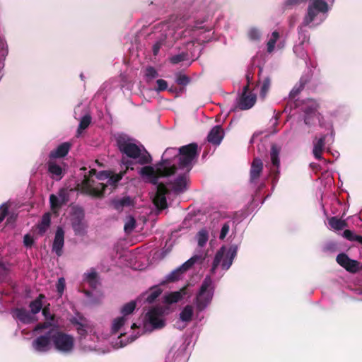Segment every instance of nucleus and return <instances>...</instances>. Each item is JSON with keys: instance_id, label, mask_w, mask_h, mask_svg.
Returning a JSON list of instances; mask_svg holds the SVG:
<instances>
[{"instance_id": "f257e3e1", "label": "nucleus", "mask_w": 362, "mask_h": 362, "mask_svg": "<svg viewBox=\"0 0 362 362\" xmlns=\"http://www.w3.org/2000/svg\"><path fill=\"white\" fill-rule=\"evenodd\" d=\"M171 155L177 157L178 150L175 148H168L163 153L161 160L156 165V169L151 165L144 166L139 171L140 175L148 179L153 185H157L160 177L174 175L177 171V166L171 165L172 159L168 157Z\"/></svg>"}, {"instance_id": "f03ea898", "label": "nucleus", "mask_w": 362, "mask_h": 362, "mask_svg": "<svg viewBox=\"0 0 362 362\" xmlns=\"http://www.w3.org/2000/svg\"><path fill=\"white\" fill-rule=\"evenodd\" d=\"M117 147L121 153L127 157L138 159L140 165H147L152 162L150 153L144 148L141 149L136 144L131 142L130 139L125 135H119L116 139Z\"/></svg>"}, {"instance_id": "7ed1b4c3", "label": "nucleus", "mask_w": 362, "mask_h": 362, "mask_svg": "<svg viewBox=\"0 0 362 362\" xmlns=\"http://www.w3.org/2000/svg\"><path fill=\"white\" fill-rule=\"evenodd\" d=\"M214 290L215 287L211 277L206 276L203 280L194 299L197 312L203 311L211 303Z\"/></svg>"}, {"instance_id": "20e7f679", "label": "nucleus", "mask_w": 362, "mask_h": 362, "mask_svg": "<svg viewBox=\"0 0 362 362\" xmlns=\"http://www.w3.org/2000/svg\"><path fill=\"white\" fill-rule=\"evenodd\" d=\"M52 344L56 351L69 354L74 349V337L56 327H52Z\"/></svg>"}, {"instance_id": "39448f33", "label": "nucleus", "mask_w": 362, "mask_h": 362, "mask_svg": "<svg viewBox=\"0 0 362 362\" xmlns=\"http://www.w3.org/2000/svg\"><path fill=\"white\" fill-rule=\"evenodd\" d=\"M199 156L198 145L197 143H191L178 148L179 166L181 168H187L189 172L193 165V160Z\"/></svg>"}, {"instance_id": "423d86ee", "label": "nucleus", "mask_w": 362, "mask_h": 362, "mask_svg": "<svg viewBox=\"0 0 362 362\" xmlns=\"http://www.w3.org/2000/svg\"><path fill=\"white\" fill-rule=\"evenodd\" d=\"M96 173L95 169H91L89 171V175L84 176V179L81 183V191L86 194L100 197L103 196L107 185L101 182L95 183L91 177L96 175Z\"/></svg>"}, {"instance_id": "0eeeda50", "label": "nucleus", "mask_w": 362, "mask_h": 362, "mask_svg": "<svg viewBox=\"0 0 362 362\" xmlns=\"http://www.w3.org/2000/svg\"><path fill=\"white\" fill-rule=\"evenodd\" d=\"M204 258L201 255H194L187 261L183 263L180 267H177L165 277V280L161 283L165 284L166 283L175 282L182 278V274L192 267V266L198 261H202Z\"/></svg>"}, {"instance_id": "6e6552de", "label": "nucleus", "mask_w": 362, "mask_h": 362, "mask_svg": "<svg viewBox=\"0 0 362 362\" xmlns=\"http://www.w3.org/2000/svg\"><path fill=\"white\" fill-rule=\"evenodd\" d=\"M280 152L281 147H279L275 144H272L270 150V159L272 162V166L269 170V175L272 177V182L273 186H274L279 180Z\"/></svg>"}, {"instance_id": "1a4fd4ad", "label": "nucleus", "mask_w": 362, "mask_h": 362, "mask_svg": "<svg viewBox=\"0 0 362 362\" xmlns=\"http://www.w3.org/2000/svg\"><path fill=\"white\" fill-rule=\"evenodd\" d=\"M52 328H50L45 334L37 337L32 341L33 349L38 353H46L48 352L51 348L52 344Z\"/></svg>"}, {"instance_id": "9d476101", "label": "nucleus", "mask_w": 362, "mask_h": 362, "mask_svg": "<svg viewBox=\"0 0 362 362\" xmlns=\"http://www.w3.org/2000/svg\"><path fill=\"white\" fill-rule=\"evenodd\" d=\"M84 218V211L82 208L76 207L74 209L71 221L76 235H82L85 233L87 226Z\"/></svg>"}, {"instance_id": "9b49d317", "label": "nucleus", "mask_w": 362, "mask_h": 362, "mask_svg": "<svg viewBox=\"0 0 362 362\" xmlns=\"http://www.w3.org/2000/svg\"><path fill=\"white\" fill-rule=\"evenodd\" d=\"M246 78L247 80V84L243 88V93L238 101V107L242 110L251 108L256 102V95L252 93H247L249 90V83L252 78L250 74H247Z\"/></svg>"}, {"instance_id": "f8f14e48", "label": "nucleus", "mask_w": 362, "mask_h": 362, "mask_svg": "<svg viewBox=\"0 0 362 362\" xmlns=\"http://www.w3.org/2000/svg\"><path fill=\"white\" fill-rule=\"evenodd\" d=\"M168 193L169 190L163 183L158 184L157 191L153 200L154 205L158 209L163 210L168 207L165 196Z\"/></svg>"}, {"instance_id": "ddd939ff", "label": "nucleus", "mask_w": 362, "mask_h": 362, "mask_svg": "<svg viewBox=\"0 0 362 362\" xmlns=\"http://www.w3.org/2000/svg\"><path fill=\"white\" fill-rule=\"evenodd\" d=\"M337 262L346 271L351 273H356L359 271V262L350 259L345 253H340L337 256Z\"/></svg>"}, {"instance_id": "4468645a", "label": "nucleus", "mask_w": 362, "mask_h": 362, "mask_svg": "<svg viewBox=\"0 0 362 362\" xmlns=\"http://www.w3.org/2000/svg\"><path fill=\"white\" fill-rule=\"evenodd\" d=\"M163 312L161 308H153L146 315V317L154 329H161L165 326V322L160 319Z\"/></svg>"}, {"instance_id": "2eb2a0df", "label": "nucleus", "mask_w": 362, "mask_h": 362, "mask_svg": "<svg viewBox=\"0 0 362 362\" xmlns=\"http://www.w3.org/2000/svg\"><path fill=\"white\" fill-rule=\"evenodd\" d=\"M64 244V231L61 227H59L56 230L52 244V251L54 252L58 257L62 255Z\"/></svg>"}, {"instance_id": "dca6fc26", "label": "nucleus", "mask_w": 362, "mask_h": 362, "mask_svg": "<svg viewBox=\"0 0 362 362\" xmlns=\"http://www.w3.org/2000/svg\"><path fill=\"white\" fill-rule=\"evenodd\" d=\"M312 74L308 72L303 74L298 83H296L289 93V98L294 100L297 95L304 89L306 84L310 82Z\"/></svg>"}, {"instance_id": "f3484780", "label": "nucleus", "mask_w": 362, "mask_h": 362, "mask_svg": "<svg viewBox=\"0 0 362 362\" xmlns=\"http://www.w3.org/2000/svg\"><path fill=\"white\" fill-rule=\"evenodd\" d=\"M263 170V162L259 158H255L251 163L250 170V180L255 182L260 176Z\"/></svg>"}, {"instance_id": "a211bd4d", "label": "nucleus", "mask_w": 362, "mask_h": 362, "mask_svg": "<svg viewBox=\"0 0 362 362\" xmlns=\"http://www.w3.org/2000/svg\"><path fill=\"white\" fill-rule=\"evenodd\" d=\"M47 170L52 175V178L56 180H60L64 175L62 167L53 159H49L47 162Z\"/></svg>"}, {"instance_id": "6ab92c4d", "label": "nucleus", "mask_w": 362, "mask_h": 362, "mask_svg": "<svg viewBox=\"0 0 362 362\" xmlns=\"http://www.w3.org/2000/svg\"><path fill=\"white\" fill-rule=\"evenodd\" d=\"M111 205L117 211H122L124 207L134 206V199L129 196L124 197L121 199H114L111 201Z\"/></svg>"}, {"instance_id": "aec40b11", "label": "nucleus", "mask_w": 362, "mask_h": 362, "mask_svg": "<svg viewBox=\"0 0 362 362\" xmlns=\"http://www.w3.org/2000/svg\"><path fill=\"white\" fill-rule=\"evenodd\" d=\"M71 147V144L69 142H64L61 144L57 147L56 149L52 151L49 153V159H55L65 157L68 154Z\"/></svg>"}, {"instance_id": "412c9836", "label": "nucleus", "mask_w": 362, "mask_h": 362, "mask_svg": "<svg viewBox=\"0 0 362 362\" xmlns=\"http://www.w3.org/2000/svg\"><path fill=\"white\" fill-rule=\"evenodd\" d=\"M223 138V130L220 125L214 127L207 136L209 143L218 145Z\"/></svg>"}, {"instance_id": "4be33fe9", "label": "nucleus", "mask_w": 362, "mask_h": 362, "mask_svg": "<svg viewBox=\"0 0 362 362\" xmlns=\"http://www.w3.org/2000/svg\"><path fill=\"white\" fill-rule=\"evenodd\" d=\"M187 176L186 174L179 175L173 183V190L176 194L183 193L187 190Z\"/></svg>"}, {"instance_id": "5701e85b", "label": "nucleus", "mask_w": 362, "mask_h": 362, "mask_svg": "<svg viewBox=\"0 0 362 362\" xmlns=\"http://www.w3.org/2000/svg\"><path fill=\"white\" fill-rule=\"evenodd\" d=\"M326 137V135H322L318 139H315L314 141L313 153L314 157L317 160L322 159V153L325 148Z\"/></svg>"}, {"instance_id": "b1692460", "label": "nucleus", "mask_w": 362, "mask_h": 362, "mask_svg": "<svg viewBox=\"0 0 362 362\" xmlns=\"http://www.w3.org/2000/svg\"><path fill=\"white\" fill-rule=\"evenodd\" d=\"M13 316L23 324H30L34 321V317L25 308H16Z\"/></svg>"}, {"instance_id": "393cba45", "label": "nucleus", "mask_w": 362, "mask_h": 362, "mask_svg": "<svg viewBox=\"0 0 362 362\" xmlns=\"http://www.w3.org/2000/svg\"><path fill=\"white\" fill-rule=\"evenodd\" d=\"M125 171L124 172H121L119 173H117V174H112V175H110L109 173H107V172L105 171H103V172H100L99 174L97 175V178L98 180H103V177H105V178H108V180H107V183L109 185H111L114 187H116L117 184L118 182H119L123 176L125 174Z\"/></svg>"}, {"instance_id": "a878e982", "label": "nucleus", "mask_w": 362, "mask_h": 362, "mask_svg": "<svg viewBox=\"0 0 362 362\" xmlns=\"http://www.w3.org/2000/svg\"><path fill=\"white\" fill-rule=\"evenodd\" d=\"M238 252V246L235 245H233L229 247L227 255L226 258L223 260L221 267L223 269L227 270L230 268V267L233 264V261Z\"/></svg>"}, {"instance_id": "bb28decb", "label": "nucleus", "mask_w": 362, "mask_h": 362, "mask_svg": "<svg viewBox=\"0 0 362 362\" xmlns=\"http://www.w3.org/2000/svg\"><path fill=\"white\" fill-rule=\"evenodd\" d=\"M186 287H183L178 291H175L169 293L165 296V302L168 304L177 303L180 301L185 295L187 294Z\"/></svg>"}, {"instance_id": "cd10ccee", "label": "nucleus", "mask_w": 362, "mask_h": 362, "mask_svg": "<svg viewBox=\"0 0 362 362\" xmlns=\"http://www.w3.org/2000/svg\"><path fill=\"white\" fill-rule=\"evenodd\" d=\"M327 221L329 227L335 230H341L348 226L346 220H342L337 216L328 218Z\"/></svg>"}, {"instance_id": "c85d7f7f", "label": "nucleus", "mask_w": 362, "mask_h": 362, "mask_svg": "<svg viewBox=\"0 0 362 362\" xmlns=\"http://www.w3.org/2000/svg\"><path fill=\"white\" fill-rule=\"evenodd\" d=\"M51 223V215L49 213H45L40 221V222L37 224V228L38 230V233L42 235L48 229Z\"/></svg>"}, {"instance_id": "c756f323", "label": "nucleus", "mask_w": 362, "mask_h": 362, "mask_svg": "<svg viewBox=\"0 0 362 362\" xmlns=\"http://www.w3.org/2000/svg\"><path fill=\"white\" fill-rule=\"evenodd\" d=\"M45 298L44 294L40 293L34 300L29 304L31 313L35 315L38 313L42 308V300Z\"/></svg>"}, {"instance_id": "7c9ffc66", "label": "nucleus", "mask_w": 362, "mask_h": 362, "mask_svg": "<svg viewBox=\"0 0 362 362\" xmlns=\"http://www.w3.org/2000/svg\"><path fill=\"white\" fill-rule=\"evenodd\" d=\"M318 107L319 105L315 100L313 99H308L305 103L303 111L304 114L315 115Z\"/></svg>"}, {"instance_id": "2f4dec72", "label": "nucleus", "mask_w": 362, "mask_h": 362, "mask_svg": "<svg viewBox=\"0 0 362 362\" xmlns=\"http://www.w3.org/2000/svg\"><path fill=\"white\" fill-rule=\"evenodd\" d=\"M225 252H226V248L225 247H221L216 252L215 257H214V261H213V264H212V267H211V274H215L216 272V270L217 269V267H218V265L220 264L221 260L223 259V257H224V255H225Z\"/></svg>"}, {"instance_id": "473e14b6", "label": "nucleus", "mask_w": 362, "mask_h": 362, "mask_svg": "<svg viewBox=\"0 0 362 362\" xmlns=\"http://www.w3.org/2000/svg\"><path fill=\"white\" fill-rule=\"evenodd\" d=\"M193 316V308L190 305H186L180 313V318L182 322H189Z\"/></svg>"}, {"instance_id": "72a5a7b5", "label": "nucleus", "mask_w": 362, "mask_h": 362, "mask_svg": "<svg viewBox=\"0 0 362 362\" xmlns=\"http://www.w3.org/2000/svg\"><path fill=\"white\" fill-rule=\"evenodd\" d=\"M318 13L319 12L315 8H314L310 4H309L308 7L307 15L305 16L303 19V23L305 25H308L310 23H311L315 20Z\"/></svg>"}, {"instance_id": "f704fd0d", "label": "nucleus", "mask_w": 362, "mask_h": 362, "mask_svg": "<svg viewBox=\"0 0 362 362\" xmlns=\"http://www.w3.org/2000/svg\"><path fill=\"white\" fill-rule=\"evenodd\" d=\"M342 236L351 242H357L362 245V236L359 235L355 234L353 231L351 230L346 229L344 230Z\"/></svg>"}, {"instance_id": "c9c22d12", "label": "nucleus", "mask_w": 362, "mask_h": 362, "mask_svg": "<svg viewBox=\"0 0 362 362\" xmlns=\"http://www.w3.org/2000/svg\"><path fill=\"white\" fill-rule=\"evenodd\" d=\"M91 122V117L90 115H85L81 119L78 129L77 135L78 136L83 130L87 129Z\"/></svg>"}, {"instance_id": "e433bc0d", "label": "nucleus", "mask_w": 362, "mask_h": 362, "mask_svg": "<svg viewBox=\"0 0 362 362\" xmlns=\"http://www.w3.org/2000/svg\"><path fill=\"white\" fill-rule=\"evenodd\" d=\"M310 4L318 12L326 13L328 11V4L324 0H313Z\"/></svg>"}, {"instance_id": "4c0bfd02", "label": "nucleus", "mask_w": 362, "mask_h": 362, "mask_svg": "<svg viewBox=\"0 0 362 362\" xmlns=\"http://www.w3.org/2000/svg\"><path fill=\"white\" fill-rule=\"evenodd\" d=\"M162 289L158 286H154L151 288V293L146 298V301L152 303L161 294Z\"/></svg>"}, {"instance_id": "58836bf2", "label": "nucleus", "mask_w": 362, "mask_h": 362, "mask_svg": "<svg viewBox=\"0 0 362 362\" xmlns=\"http://www.w3.org/2000/svg\"><path fill=\"white\" fill-rule=\"evenodd\" d=\"M126 318L124 316L117 317L114 320L112 326V332L116 334L124 325Z\"/></svg>"}, {"instance_id": "ea45409f", "label": "nucleus", "mask_w": 362, "mask_h": 362, "mask_svg": "<svg viewBox=\"0 0 362 362\" xmlns=\"http://www.w3.org/2000/svg\"><path fill=\"white\" fill-rule=\"evenodd\" d=\"M208 232L205 229L200 230L197 233L198 245L201 247H204L208 240Z\"/></svg>"}, {"instance_id": "a19ab883", "label": "nucleus", "mask_w": 362, "mask_h": 362, "mask_svg": "<svg viewBox=\"0 0 362 362\" xmlns=\"http://www.w3.org/2000/svg\"><path fill=\"white\" fill-rule=\"evenodd\" d=\"M189 58V54L187 52H182L178 54L172 56L170 58V62L173 64H177L180 62L187 60Z\"/></svg>"}, {"instance_id": "79ce46f5", "label": "nucleus", "mask_w": 362, "mask_h": 362, "mask_svg": "<svg viewBox=\"0 0 362 362\" xmlns=\"http://www.w3.org/2000/svg\"><path fill=\"white\" fill-rule=\"evenodd\" d=\"M49 203L51 209L54 211L59 209L62 206V203L60 202L59 197L54 194L49 196Z\"/></svg>"}, {"instance_id": "37998d69", "label": "nucleus", "mask_w": 362, "mask_h": 362, "mask_svg": "<svg viewBox=\"0 0 362 362\" xmlns=\"http://www.w3.org/2000/svg\"><path fill=\"white\" fill-rule=\"evenodd\" d=\"M136 302L134 300H132L126 303L122 308L121 313L123 314L124 316L132 313L136 308Z\"/></svg>"}, {"instance_id": "c03bdc74", "label": "nucleus", "mask_w": 362, "mask_h": 362, "mask_svg": "<svg viewBox=\"0 0 362 362\" xmlns=\"http://www.w3.org/2000/svg\"><path fill=\"white\" fill-rule=\"evenodd\" d=\"M271 86V78L266 77L262 82V85L260 90V96L264 98L267 95Z\"/></svg>"}, {"instance_id": "a18cd8bd", "label": "nucleus", "mask_w": 362, "mask_h": 362, "mask_svg": "<svg viewBox=\"0 0 362 362\" xmlns=\"http://www.w3.org/2000/svg\"><path fill=\"white\" fill-rule=\"evenodd\" d=\"M247 35L250 40L252 41H259L261 38L260 31L255 28L250 29Z\"/></svg>"}, {"instance_id": "49530a36", "label": "nucleus", "mask_w": 362, "mask_h": 362, "mask_svg": "<svg viewBox=\"0 0 362 362\" xmlns=\"http://www.w3.org/2000/svg\"><path fill=\"white\" fill-rule=\"evenodd\" d=\"M145 76L148 80L157 78L159 75L156 69L153 66H148L145 70Z\"/></svg>"}, {"instance_id": "de8ad7c7", "label": "nucleus", "mask_w": 362, "mask_h": 362, "mask_svg": "<svg viewBox=\"0 0 362 362\" xmlns=\"http://www.w3.org/2000/svg\"><path fill=\"white\" fill-rule=\"evenodd\" d=\"M136 227V220L133 216H129L128 221L124 224V229L125 232L129 233Z\"/></svg>"}, {"instance_id": "09e8293b", "label": "nucleus", "mask_w": 362, "mask_h": 362, "mask_svg": "<svg viewBox=\"0 0 362 362\" xmlns=\"http://www.w3.org/2000/svg\"><path fill=\"white\" fill-rule=\"evenodd\" d=\"M189 78L187 75H185V74L177 75V78H176V83L178 85L185 86H187L189 83Z\"/></svg>"}, {"instance_id": "8fccbe9b", "label": "nucleus", "mask_w": 362, "mask_h": 362, "mask_svg": "<svg viewBox=\"0 0 362 362\" xmlns=\"http://www.w3.org/2000/svg\"><path fill=\"white\" fill-rule=\"evenodd\" d=\"M56 287L57 293L62 296L65 288V279L63 277L58 279Z\"/></svg>"}, {"instance_id": "3c124183", "label": "nucleus", "mask_w": 362, "mask_h": 362, "mask_svg": "<svg viewBox=\"0 0 362 362\" xmlns=\"http://www.w3.org/2000/svg\"><path fill=\"white\" fill-rule=\"evenodd\" d=\"M58 195H59V199L60 202L62 203V204H64L68 202L69 194L67 193L66 189H61L59 191Z\"/></svg>"}, {"instance_id": "603ef678", "label": "nucleus", "mask_w": 362, "mask_h": 362, "mask_svg": "<svg viewBox=\"0 0 362 362\" xmlns=\"http://www.w3.org/2000/svg\"><path fill=\"white\" fill-rule=\"evenodd\" d=\"M157 83V88H156V90L158 92L163 91L167 89L168 88V83L166 81L163 79H158L156 81Z\"/></svg>"}, {"instance_id": "864d4df0", "label": "nucleus", "mask_w": 362, "mask_h": 362, "mask_svg": "<svg viewBox=\"0 0 362 362\" xmlns=\"http://www.w3.org/2000/svg\"><path fill=\"white\" fill-rule=\"evenodd\" d=\"M229 230H230L229 223L228 222L225 223L221 228L219 238L221 240H223L226 238V236L227 235V234L228 233Z\"/></svg>"}, {"instance_id": "5fc2aeb1", "label": "nucleus", "mask_w": 362, "mask_h": 362, "mask_svg": "<svg viewBox=\"0 0 362 362\" xmlns=\"http://www.w3.org/2000/svg\"><path fill=\"white\" fill-rule=\"evenodd\" d=\"M8 213V206L4 204L0 206V223H1Z\"/></svg>"}, {"instance_id": "6e6d98bb", "label": "nucleus", "mask_w": 362, "mask_h": 362, "mask_svg": "<svg viewBox=\"0 0 362 362\" xmlns=\"http://www.w3.org/2000/svg\"><path fill=\"white\" fill-rule=\"evenodd\" d=\"M306 0H286L284 5L286 8H291L293 6H298Z\"/></svg>"}, {"instance_id": "4d7b16f0", "label": "nucleus", "mask_w": 362, "mask_h": 362, "mask_svg": "<svg viewBox=\"0 0 362 362\" xmlns=\"http://www.w3.org/2000/svg\"><path fill=\"white\" fill-rule=\"evenodd\" d=\"M23 243L25 247H31L34 243V240L30 235L26 234L24 235V238H23Z\"/></svg>"}, {"instance_id": "13d9d810", "label": "nucleus", "mask_w": 362, "mask_h": 362, "mask_svg": "<svg viewBox=\"0 0 362 362\" xmlns=\"http://www.w3.org/2000/svg\"><path fill=\"white\" fill-rule=\"evenodd\" d=\"M51 326V323L48 322L38 323L34 328V331H39L48 329Z\"/></svg>"}, {"instance_id": "bf43d9fd", "label": "nucleus", "mask_w": 362, "mask_h": 362, "mask_svg": "<svg viewBox=\"0 0 362 362\" xmlns=\"http://www.w3.org/2000/svg\"><path fill=\"white\" fill-rule=\"evenodd\" d=\"M86 325L83 322L81 326H76V330L79 335L81 337H86L87 335Z\"/></svg>"}, {"instance_id": "052dcab7", "label": "nucleus", "mask_w": 362, "mask_h": 362, "mask_svg": "<svg viewBox=\"0 0 362 362\" xmlns=\"http://www.w3.org/2000/svg\"><path fill=\"white\" fill-rule=\"evenodd\" d=\"M85 321V318L83 317H73L70 320L71 323L74 326H81V323Z\"/></svg>"}, {"instance_id": "680f3d73", "label": "nucleus", "mask_w": 362, "mask_h": 362, "mask_svg": "<svg viewBox=\"0 0 362 362\" xmlns=\"http://www.w3.org/2000/svg\"><path fill=\"white\" fill-rule=\"evenodd\" d=\"M314 115L305 114L304 123L308 126H311L313 122Z\"/></svg>"}, {"instance_id": "e2e57ef3", "label": "nucleus", "mask_w": 362, "mask_h": 362, "mask_svg": "<svg viewBox=\"0 0 362 362\" xmlns=\"http://www.w3.org/2000/svg\"><path fill=\"white\" fill-rule=\"evenodd\" d=\"M276 41L274 39H269L267 42V52L271 53L274 51Z\"/></svg>"}, {"instance_id": "0e129e2a", "label": "nucleus", "mask_w": 362, "mask_h": 362, "mask_svg": "<svg viewBox=\"0 0 362 362\" xmlns=\"http://www.w3.org/2000/svg\"><path fill=\"white\" fill-rule=\"evenodd\" d=\"M49 304H48L47 306H45L43 308H42V315L45 317V318H49L50 317V319L51 320H53L54 318V316H50V311H49Z\"/></svg>"}, {"instance_id": "69168bd1", "label": "nucleus", "mask_w": 362, "mask_h": 362, "mask_svg": "<svg viewBox=\"0 0 362 362\" xmlns=\"http://www.w3.org/2000/svg\"><path fill=\"white\" fill-rule=\"evenodd\" d=\"M160 48V44L159 42H157L155 45H153L152 49H153V53L154 55L158 54V53L159 52Z\"/></svg>"}, {"instance_id": "338daca9", "label": "nucleus", "mask_w": 362, "mask_h": 362, "mask_svg": "<svg viewBox=\"0 0 362 362\" xmlns=\"http://www.w3.org/2000/svg\"><path fill=\"white\" fill-rule=\"evenodd\" d=\"M97 278V273L95 272H92L88 274L87 279L88 281H94Z\"/></svg>"}, {"instance_id": "774afa93", "label": "nucleus", "mask_w": 362, "mask_h": 362, "mask_svg": "<svg viewBox=\"0 0 362 362\" xmlns=\"http://www.w3.org/2000/svg\"><path fill=\"white\" fill-rule=\"evenodd\" d=\"M279 32H277L276 30L274 31L272 34V37L270 39H274L276 41H277V40L279 39Z\"/></svg>"}]
</instances>
